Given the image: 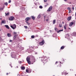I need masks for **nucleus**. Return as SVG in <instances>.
<instances>
[{"label":"nucleus","instance_id":"obj_1","mask_svg":"<svg viewBox=\"0 0 76 76\" xmlns=\"http://www.w3.org/2000/svg\"><path fill=\"white\" fill-rule=\"evenodd\" d=\"M41 61H43V63H46L47 62V57H43L41 58Z\"/></svg>","mask_w":76,"mask_h":76},{"label":"nucleus","instance_id":"obj_2","mask_svg":"<svg viewBox=\"0 0 76 76\" xmlns=\"http://www.w3.org/2000/svg\"><path fill=\"white\" fill-rule=\"evenodd\" d=\"M26 61H27L28 63L29 64H31V61L30 60V57H27L26 59Z\"/></svg>","mask_w":76,"mask_h":76},{"label":"nucleus","instance_id":"obj_3","mask_svg":"<svg viewBox=\"0 0 76 76\" xmlns=\"http://www.w3.org/2000/svg\"><path fill=\"white\" fill-rule=\"evenodd\" d=\"M10 26L13 29H15L16 27V25L15 24H14L13 26Z\"/></svg>","mask_w":76,"mask_h":76},{"label":"nucleus","instance_id":"obj_4","mask_svg":"<svg viewBox=\"0 0 76 76\" xmlns=\"http://www.w3.org/2000/svg\"><path fill=\"white\" fill-rule=\"evenodd\" d=\"M44 44V40H43L41 42H40L39 43V45H43Z\"/></svg>","mask_w":76,"mask_h":76},{"label":"nucleus","instance_id":"obj_5","mask_svg":"<svg viewBox=\"0 0 76 76\" xmlns=\"http://www.w3.org/2000/svg\"><path fill=\"white\" fill-rule=\"evenodd\" d=\"M69 36H70V35L68 34H67L65 35V38L68 39V38H69Z\"/></svg>","mask_w":76,"mask_h":76},{"label":"nucleus","instance_id":"obj_6","mask_svg":"<svg viewBox=\"0 0 76 76\" xmlns=\"http://www.w3.org/2000/svg\"><path fill=\"white\" fill-rule=\"evenodd\" d=\"M29 20H31V18L29 17H27L25 19L26 21H28Z\"/></svg>","mask_w":76,"mask_h":76},{"label":"nucleus","instance_id":"obj_7","mask_svg":"<svg viewBox=\"0 0 76 76\" xmlns=\"http://www.w3.org/2000/svg\"><path fill=\"white\" fill-rule=\"evenodd\" d=\"M52 7L51 6L50 7L48 8V12H50L52 10Z\"/></svg>","mask_w":76,"mask_h":76},{"label":"nucleus","instance_id":"obj_8","mask_svg":"<svg viewBox=\"0 0 76 76\" xmlns=\"http://www.w3.org/2000/svg\"><path fill=\"white\" fill-rule=\"evenodd\" d=\"M14 18V17H11L10 18H9V20H13Z\"/></svg>","mask_w":76,"mask_h":76},{"label":"nucleus","instance_id":"obj_9","mask_svg":"<svg viewBox=\"0 0 76 76\" xmlns=\"http://www.w3.org/2000/svg\"><path fill=\"white\" fill-rule=\"evenodd\" d=\"M7 36L8 37H10L12 36V34L10 33H7Z\"/></svg>","mask_w":76,"mask_h":76},{"label":"nucleus","instance_id":"obj_10","mask_svg":"<svg viewBox=\"0 0 76 76\" xmlns=\"http://www.w3.org/2000/svg\"><path fill=\"white\" fill-rule=\"evenodd\" d=\"M17 37V34H15V35L13 38V39L14 40H15L16 39V38Z\"/></svg>","mask_w":76,"mask_h":76},{"label":"nucleus","instance_id":"obj_11","mask_svg":"<svg viewBox=\"0 0 76 76\" xmlns=\"http://www.w3.org/2000/svg\"><path fill=\"white\" fill-rule=\"evenodd\" d=\"M73 24H74V23L73 22H72L69 24V26H72Z\"/></svg>","mask_w":76,"mask_h":76},{"label":"nucleus","instance_id":"obj_12","mask_svg":"<svg viewBox=\"0 0 76 76\" xmlns=\"http://www.w3.org/2000/svg\"><path fill=\"white\" fill-rule=\"evenodd\" d=\"M31 18L34 20H35V17L33 16H31Z\"/></svg>","mask_w":76,"mask_h":76},{"label":"nucleus","instance_id":"obj_13","mask_svg":"<svg viewBox=\"0 0 76 76\" xmlns=\"http://www.w3.org/2000/svg\"><path fill=\"white\" fill-rule=\"evenodd\" d=\"M11 56L12 58H15V57H16V55H11Z\"/></svg>","mask_w":76,"mask_h":76},{"label":"nucleus","instance_id":"obj_14","mask_svg":"<svg viewBox=\"0 0 76 76\" xmlns=\"http://www.w3.org/2000/svg\"><path fill=\"white\" fill-rule=\"evenodd\" d=\"M66 27H67V24H65L64 26V29H66Z\"/></svg>","mask_w":76,"mask_h":76},{"label":"nucleus","instance_id":"obj_15","mask_svg":"<svg viewBox=\"0 0 76 76\" xmlns=\"http://www.w3.org/2000/svg\"><path fill=\"white\" fill-rule=\"evenodd\" d=\"M5 27H6V28H7V29H9V26H8V25H5Z\"/></svg>","mask_w":76,"mask_h":76},{"label":"nucleus","instance_id":"obj_16","mask_svg":"<svg viewBox=\"0 0 76 76\" xmlns=\"http://www.w3.org/2000/svg\"><path fill=\"white\" fill-rule=\"evenodd\" d=\"M6 21L5 20H3L1 22V23H6Z\"/></svg>","mask_w":76,"mask_h":76},{"label":"nucleus","instance_id":"obj_17","mask_svg":"<svg viewBox=\"0 0 76 76\" xmlns=\"http://www.w3.org/2000/svg\"><path fill=\"white\" fill-rule=\"evenodd\" d=\"M61 31H63V30L62 29V30H59L58 31H57V32L58 33H59V32H61Z\"/></svg>","mask_w":76,"mask_h":76},{"label":"nucleus","instance_id":"obj_18","mask_svg":"<svg viewBox=\"0 0 76 76\" xmlns=\"http://www.w3.org/2000/svg\"><path fill=\"white\" fill-rule=\"evenodd\" d=\"M64 48V46H62L61 48V50H63V49Z\"/></svg>","mask_w":76,"mask_h":76},{"label":"nucleus","instance_id":"obj_19","mask_svg":"<svg viewBox=\"0 0 76 76\" xmlns=\"http://www.w3.org/2000/svg\"><path fill=\"white\" fill-rule=\"evenodd\" d=\"M68 20H70L71 19V17H69L67 18Z\"/></svg>","mask_w":76,"mask_h":76},{"label":"nucleus","instance_id":"obj_20","mask_svg":"<svg viewBox=\"0 0 76 76\" xmlns=\"http://www.w3.org/2000/svg\"><path fill=\"white\" fill-rule=\"evenodd\" d=\"M25 69V68L24 66H22L21 67V69L22 70H24Z\"/></svg>","mask_w":76,"mask_h":76},{"label":"nucleus","instance_id":"obj_21","mask_svg":"<svg viewBox=\"0 0 76 76\" xmlns=\"http://www.w3.org/2000/svg\"><path fill=\"white\" fill-rule=\"evenodd\" d=\"M28 72H29V73H31V69H28Z\"/></svg>","mask_w":76,"mask_h":76},{"label":"nucleus","instance_id":"obj_22","mask_svg":"<svg viewBox=\"0 0 76 76\" xmlns=\"http://www.w3.org/2000/svg\"><path fill=\"white\" fill-rule=\"evenodd\" d=\"M26 23H27V24L28 25H30V23H28V21H26Z\"/></svg>","mask_w":76,"mask_h":76},{"label":"nucleus","instance_id":"obj_23","mask_svg":"<svg viewBox=\"0 0 76 76\" xmlns=\"http://www.w3.org/2000/svg\"><path fill=\"white\" fill-rule=\"evenodd\" d=\"M6 16H8L9 15V12H7V13H5Z\"/></svg>","mask_w":76,"mask_h":76},{"label":"nucleus","instance_id":"obj_24","mask_svg":"<svg viewBox=\"0 0 76 76\" xmlns=\"http://www.w3.org/2000/svg\"><path fill=\"white\" fill-rule=\"evenodd\" d=\"M56 23V20H54L53 21V24H55Z\"/></svg>","mask_w":76,"mask_h":76},{"label":"nucleus","instance_id":"obj_25","mask_svg":"<svg viewBox=\"0 0 76 76\" xmlns=\"http://www.w3.org/2000/svg\"><path fill=\"white\" fill-rule=\"evenodd\" d=\"M4 4H5V5H6V6H7L8 4V3H7V2H6Z\"/></svg>","mask_w":76,"mask_h":76},{"label":"nucleus","instance_id":"obj_26","mask_svg":"<svg viewBox=\"0 0 76 76\" xmlns=\"http://www.w3.org/2000/svg\"><path fill=\"white\" fill-rule=\"evenodd\" d=\"M4 8H0V10H3V9H4Z\"/></svg>","mask_w":76,"mask_h":76},{"label":"nucleus","instance_id":"obj_27","mask_svg":"<svg viewBox=\"0 0 76 76\" xmlns=\"http://www.w3.org/2000/svg\"><path fill=\"white\" fill-rule=\"evenodd\" d=\"M64 74H65V75H67V74H68V73H66V72H65V71L64 72Z\"/></svg>","mask_w":76,"mask_h":76},{"label":"nucleus","instance_id":"obj_28","mask_svg":"<svg viewBox=\"0 0 76 76\" xmlns=\"http://www.w3.org/2000/svg\"><path fill=\"white\" fill-rule=\"evenodd\" d=\"M26 72L27 73H29V70L28 69H26Z\"/></svg>","mask_w":76,"mask_h":76},{"label":"nucleus","instance_id":"obj_29","mask_svg":"<svg viewBox=\"0 0 76 76\" xmlns=\"http://www.w3.org/2000/svg\"><path fill=\"white\" fill-rule=\"evenodd\" d=\"M35 37L34 35L31 36V38H34Z\"/></svg>","mask_w":76,"mask_h":76},{"label":"nucleus","instance_id":"obj_30","mask_svg":"<svg viewBox=\"0 0 76 76\" xmlns=\"http://www.w3.org/2000/svg\"><path fill=\"white\" fill-rule=\"evenodd\" d=\"M41 17V15H39L38 16V18L39 19V18H40Z\"/></svg>","mask_w":76,"mask_h":76},{"label":"nucleus","instance_id":"obj_31","mask_svg":"<svg viewBox=\"0 0 76 76\" xmlns=\"http://www.w3.org/2000/svg\"><path fill=\"white\" fill-rule=\"evenodd\" d=\"M59 26L61 27H61H62V25L61 24H60Z\"/></svg>","mask_w":76,"mask_h":76},{"label":"nucleus","instance_id":"obj_32","mask_svg":"<svg viewBox=\"0 0 76 76\" xmlns=\"http://www.w3.org/2000/svg\"><path fill=\"white\" fill-rule=\"evenodd\" d=\"M67 10H70V7H68L67 8Z\"/></svg>","mask_w":76,"mask_h":76},{"label":"nucleus","instance_id":"obj_33","mask_svg":"<svg viewBox=\"0 0 76 76\" xmlns=\"http://www.w3.org/2000/svg\"><path fill=\"white\" fill-rule=\"evenodd\" d=\"M39 8H40V9H42V7L41 6H40L39 7Z\"/></svg>","mask_w":76,"mask_h":76},{"label":"nucleus","instance_id":"obj_34","mask_svg":"<svg viewBox=\"0 0 76 76\" xmlns=\"http://www.w3.org/2000/svg\"><path fill=\"white\" fill-rule=\"evenodd\" d=\"M24 27L25 28H26V29H27V28H28V26H24Z\"/></svg>","mask_w":76,"mask_h":76},{"label":"nucleus","instance_id":"obj_35","mask_svg":"<svg viewBox=\"0 0 76 76\" xmlns=\"http://www.w3.org/2000/svg\"><path fill=\"white\" fill-rule=\"evenodd\" d=\"M44 2L45 3V2H47V0H44Z\"/></svg>","mask_w":76,"mask_h":76},{"label":"nucleus","instance_id":"obj_36","mask_svg":"<svg viewBox=\"0 0 76 76\" xmlns=\"http://www.w3.org/2000/svg\"><path fill=\"white\" fill-rule=\"evenodd\" d=\"M69 13H72V11L71 10H69Z\"/></svg>","mask_w":76,"mask_h":76},{"label":"nucleus","instance_id":"obj_37","mask_svg":"<svg viewBox=\"0 0 76 76\" xmlns=\"http://www.w3.org/2000/svg\"><path fill=\"white\" fill-rule=\"evenodd\" d=\"M48 5V4L45 5V7H47V6Z\"/></svg>","mask_w":76,"mask_h":76},{"label":"nucleus","instance_id":"obj_38","mask_svg":"<svg viewBox=\"0 0 76 76\" xmlns=\"http://www.w3.org/2000/svg\"><path fill=\"white\" fill-rule=\"evenodd\" d=\"M9 3H11V0H10L8 2Z\"/></svg>","mask_w":76,"mask_h":76},{"label":"nucleus","instance_id":"obj_39","mask_svg":"<svg viewBox=\"0 0 76 76\" xmlns=\"http://www.w3.org/2000/svg\"><path fill=\"white\" fill-rule=\"evenodd\" d=\"M14 34H15V35H17V34H16L17 33L16 32H14Z\"/></svg>","mask_w":76,"mask_h":76},{"label":"nucleus","instance_id":"obj_40","mask_svg":"<svg viewBox=\"0 0 76 76\" xmlns=\"http://www.w3.org/2000/svg\"><path fill=\"white\" fill-rule=\"evenodd\" d=\"M46 17H47V15L44 16V19H45V18H46Z\"/></svg>","mask_w":76,"mask_h":76},{"label":"nucleus","instance_id":"obj_41","mask_svg":"<svg viewBox=\"0 0 76 76\" xmlns=\"http://www.w3.org/2000/svg\"><path fill=\"white\" fill-rule=\"evenodd\" d=\"M10 42H12V40H10Z\"/></svg>","mask_w":76,"mask_h":76},{"label":"nucleus","instance_id":"obj_42","mask_svg":"<svg viewBox=\"0 0 76 76\" xmlns=\"http://www.w3.org/2000/svg\"><path fill=\"white\" fill-rule=\"evenodd\" d=\"M54 29L55 31H56V29H57V28H56V27Z\"/></svg>","mask_w":76,"mask_h":76},{"label":"nucleus","instance_id":"obj_43","mask_svg":"<svg viewBox=\"0 0 76 76\" xmlns=\"http://www.w3.org/2000/svg\"><path fill=\"white\" fill-rule=\"evenodd\" d=\"M72 10H74L75 8H74V7H72Z\"/></svg>","mask_w":76,"mask_h":76},{"label":"nucleus","instance_id":"obj_44","mask_svg":"<svg viewBox=\"0 0 76 76\" xmlns=\"http://www.w3.org/2000/svg\"><path fill=\"white\" fill-rule=\"evenodd\" d=\"M58 63V62L57 61L55 63V64H57Z\"/></svg>","mask_w":76,"mask_h":76},{"label":"nucleus","instance_id":"obj_45","mask_svg":"<svg viewBox=\"0 0 76 76\" xmlns=\"http://www.w3.org/2000/svg\"><path fill=\"white\" fill-rule=\"evenodd\" d=\"M50 32H52V31H51V30H50Z\"/></svg>","mask_w":76,"mask_h":76},{"label":"nucleus","instance_id":"obj_46","mask_svg":"<svg viewBox=\"0 0 76 76\" xmlns=\"http://www.w3.org/2000/svg\"><path fill=\"white\" fill-rule=\"evenodd\" d=\"M65 1H67V0H64Z\"/></svg>","mask_w":76,"mask_h":76},{"label":"nucleus","instance_id":"obj_47","mask_svg":"<svg viewBox=\"0 0 76 76\" xmlns=\"http://www.w3.org/2000/svg\"><path fill=\"white\" fill-rule=\"evenodd\" d=\"M69 4H71V2H69Z\"/></svg>","mask_w":76,"mask_h":76},{"label":"nucleus","instance_id":"obj_48","mask_svg":"<svg viewBox=\"0 0 76 76\" xmlns=\"http://www.w3.org/2000/svg\"><path fill=\"white\" fill-rule=\"evenodd\" d=\"M6 75H8V73H7L6 74Z\"/></svg>","mask_w":76,"mask_h":76},{"label":"nucleus","instance_id":"obj_49","mask_svg":"<svg viewBox=\"0 0 76 76\" xmlns=\"http://www.w3.org/2000/svg\"><path fill=\"white\" fill-rule=\"evenodd\" d=\"M35 54H37V53H35Z\"/></svg>","mask_w":76,"mask_h":76},{"label":"nucleus","instance_id":"obj_50","mask_svg":"<svg viewBox=\"0 0 76 76\" xmlns=\"http://www.w3.org/2000/svg\"><path fill=\"white\" fill-rule=\"evenodd\" d=\"M46 20V21H48V20Z\"/></svg>","mask_w":76,"mask_h":76},{"label":"nucleus","instance_id":"obj_51","mask_svg":"<svg viewBox=\"0 0 76 76\" xmlns=\"http://www.w3.org/2000/svg\"><path fill=\"white\" fill-rule=\"evenodd\" d=\"M62 23H63V24H64V23L63 22H62Z\"/></svg>","mask_w":76,"mask_h":76},{"label":"nucleus","instance_id":"obj_52","mask_svg":"<svg viewBox=\"0 0 76 76\" xmlns=\"http://www.w3.org/2000/svg\"><path fill=\"white\" fill-rule=\"evenodd\" d=\"M60 64H62L61 62H60Z\"/></svg>","mask_w":76,"mask_h":76},{"label":"nucleus","instance_id":"obj_53","mask_svg":"<svg viewBox=\"0 0 76 76\" xmlns=\"http://www.w3.org/2000/svg\"><path fill=\"white\" fill-rule=\"evenodd\" d=\"M11 67L12 68V66L11 65Z\"/></svg>","mask_w":76,"mask_h":76},{"label":"nucleus","instance_id":"obj_54","mask_svg":"<svg viewBox=\"0 0 76 76\" xmlns=\"http://www.w3.org/2000/svg\"><path fill=\"white\" fill-rule=\"evenodd\" d=\"M17 68H18V66H17Z\"/></svg>","mask_w":76,"mask_h":76},{"label":"nucleus","instance_id":"obj_55","mask_svg":"<svg viewBox=\"0 0 76 76\" xmlns=\"http://www.w3.org/2000/svg\"><path fill=\"white\" fill-rule=\"evenodd\" d=\"M73 41H71V42H73Z\"/></svg>","mask_w":76,"mask_h":76},{"label":"nucleus","instance_id":"obj_56","mask_svg":"<svg viewBox=\"0 0 76 76\" xmlns=\"http://www.w3.org/2000/svg\"><path fill=\"white\" fill-rule=\"evenodd\" d=\"M1 31V29H0V31Z\"/></svg>","mask_w":76,"mask_h":76},{"label":"nucleus","instance_id":"obj_57","mask_svg":"<svg viewBox=\"0 0 76 76\" xmlns=\"http://www.w3.org/2000/svg\"><path fill=\"white\" fill-rule=\"evenodd\" d=\"M69 29H70V28H69Z\"/></svg>","mask_w":76,"mask_h":76},{"label":"nucleus","instance_id":"obj_58","mask_svg":"<svg viewBox=\"0 0 76 76\" xmlns=\"http://www.w3.org/2000/svg\"><path fill=\"white\" fill-rule=\"evenodd\" d=\"M20 63H22V62H21V61H20Z\"/></svg>","mask_w":76,"mask_h":76},{"label":"nucleus","instance_id":"obj_59","mask_svg":"<svg viewBox=\"0 0 76 76\" xmlns=\"http://www.w3.org/2000/svg\"><path fill=\"white\" fill-rule=\"evenodd\" d=\"M62 74H63V73L62 72Z\"/></svg>","mask_w":76,"mask_h":76},{"label":"nucleus","instance_id":"obj_60","mask_svg":"<svg viewBox=\"0 0 76 76\" xmlns=\"http://www.w3.org/2000/svg\"><path fill=\"white\" fill-rule=\"evenodd\" d=\"M20 41H22V40H21V39H20Z\"/></svg>","mask_w":76,"mask_h":76},{"label":"nucleus","instance_id":"obj_61","mask_svg":"<svg viewBox=\"0 0 76 76\" xmlns=\"http://www.w3.org/2000/svg\"><path fill=\"white\" fill-rule=\"evenodd\" d=\"M0 38H1V37H0Z\"/></svg>","mask_w":76,"mask_h":76},{"label":"nucleus","instance_id":"obj_62","mask_svg":"<svg viewBox=\"0 0 76 76\" xmlns=\"http://www.w3.org/2000/svg\"><path fill=\"white\" fill-rule=\"evenodd\" d=\"M63 61H64V60H63Z\"/></svg>","mask_w":76,"mask_h":76},{"label":"nucleus","instance_id":"obj_63","mask_svg":"<svg viewBox=\"0 0 76 76\" xmlns=\"http://www.w3.org/2000/svg\"><path fill=\"white\" fill-rule=\"evenodd\" d=\"M53 76H55L54 75H53Z\"/></svg>","mask_w":76,"mask_h":76},{"label":"nucleus","instance_id":"obj_64","mask_svg":"<svg viewBox=\"0 0 76 76\" xmlns=\"http://www.w3.org/2000/svg\"><path fill=\"white\" fill-rule=\"evenodd\" d=\"M76 76V75H75Z\"/></svg>","mask_w":76,"mask_h":76}]
</instances>
